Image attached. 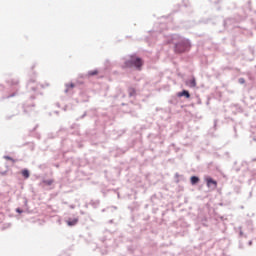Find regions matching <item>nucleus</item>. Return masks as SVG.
Returning a JSON list of instances; mask_svg holds the SVG:
<instances>
[{
  "mask_svg": "<svg viewBox=\"0 0 256 256\" xmlns=\"http://www.w3.org/2000/svg\"><path fill=\"white\" fill-rule=\"evenodd\" d=\"M12 118H13V116H6L7 121H9Z\"/></svg>",
  "mask_w": 256,
  "mask_h": 256,
  "instance_id": "obj_34",
  "label": "nucleus"
},
{
  "mask_svg": "<svg viewBox=\"0 0 256 256\" xmlns=\"http://www.w3.org/2000/svg\"><path fill=\"white\" fill-rule=\"evenodd\" d=\"M48 139H55V135L53 133L48 134Z\"/></svg>",
  "mask_w": 256,
  "mask_h": 256,
  "instance_id": "obj_31",
  "label": "nucleus"
},
{
  "mask_svg": "<svg viewBox=\"0 0 256 256\" xmlns=\"http://www.w3.org/2000/svg\"><path fill=\"white\" fill-rule=\"evenodd\" d=\"M11 97H15V93H12V94H10V95H8V96H2V97H0V101L3 100V99H11Z\"/></svg>",
  "mask_w": 256,
  "mask_h": 256,
  "instance_id": "obj_24",
  "label": "nucleus"
},
{
  "mask_svg": "<svg viewBox=\"0 0 256 256\" xmlns=\"http://www.w3.org/2000/svg\"><path fill=\"white\" fill-rule=\"evenodd\" d=\"M127 249L130 253H134L135 250L137 249V244L134 243L133 245L128 246Z\"/></svg>",
  "mask_w": 256,
  "mask_h": 256,
  "instance_id": "obj_20",
  "label": "nucleus"
},
{
  "mask_svg": "<svg viewBox=\"0 0 256 256\" xmlns=\"http://www.w3.org/2000/svg\"><path fill=\"white\" fill-rule=\"evenodd\" d=\"M236 171H239V168H237Z\"/></svg>",
  "mask_w": 256,
  "mask_h": 256,
  "instance_id": "obj_54",
  "label": "nucleus"
},
{
  "mask_svg": "<svg viewBox=\"0 0 256 256\" xmlns=\"http://www.w3.org/2000/svg\"><path fill=\"white\" fill-rule=\"evenodd\" d=\"M105 209L102 210V212L104 213Z\"/></svg>",
  "mask_w": 256,
  "mask_h": 256,
  "instance_id": "obj_55",
  "label": "nucleus"
},
{
  "mask_svg": "<svg viewBox=\"0 0 256 256\" xmlns=\"http://www.w3.org/2000/svg\"><path fill=\"white\" fill-rule=\"evenodd\" d=\"M100 241H102L107 248L117 246V239H113V233L110 231H105L104 236L100 238Z\"/></svg>",
  "mask_w": 256,
  "mask_h": 256,
  "instance_id": "obj_4",
  "label": "nucleus"
},
{
  "mask_svg": "<svg viewBox=\"0 0 256 256\" xmlns=\"http://www.w3.org/2000/svg\"><path fill=\"white\" fill-rule=\"evenodd\" d=\"M71 129H75V124L71 126Z\"/></svg>",
  "mask_w": 256,
  "mask_h": 256,
  "instance_id": "obj_43",
  "label": "nucleus"
},
{
  "mask_svg": "<svg viewBox=\"0 0 256 256\" xmlns=\"http://www.w3.org/2000/svg\"><path fill=\"white\" fill-rule=\"evenodd\" d=\"M238 83H239L240 85H245V78H239V79H238Z\"/></svg>",
  "mask_w": 256,
  "mask_h": 256,
  "instance_id": "obj_27",
  "label": "nucleus"
},
{
  "mask_svg": "<svg viewBox=\"0 0 256 256\" xmlns=\"http://www.w3.org/2000/svg\"><path fill=\"white\" fill-rule=\"evenodd\" d=\"M95 75H99V70H97V69L90 70V71H88L87 74H81L80 77H81V79H85V78L89 79V77H95Z\"/></svg>",
  "mask_w": 256,
  "mask_h": 256,
  "instance_id": "obj_10",
  "label": "nucleus"
},
{
  "mask_svg": "<svg viewBox=\"0 0 256 256\" xmlns=\"http://www.w3.org/2000/svg\"><path fill=\"white\" fill-rule=\"evenodd\" d=\"M56 114H59V111H55Z\"/></svg>",
  "mask_w": 256,
  "mask_h": 256,
  "instance_id": "obj_51",
  "label": "nucleus"
},
{
  "mask_svg": "<svg viewBox=\"0 0 256 256\" xmlns=\"http://www.w3.org/2000/svg\"><path fill=\"white\" fill-rule=\"evenodd\" d=\"M61 145L62 147H67V149H73L74 147L73 142L69 138L62 140Z\"/></svg>",
  "mask_w": 256,
  "mask_h": 256,
  "instance_id": "obj_11",
  "label": "nucleus"
},
{
  "mask_svg": "<svg viewBox=\"0 0 256 256\" xmlns=\"http://www.w3.org/2000/svg\"><path fill=\"white\" fill-rule=\"evenodd\" d=\"M254 141H256V139L254 138Z\"/></svg>",
  "mask_w": 256,
  "mask_h": 256,
  "instance_id": "obj_57",
  "label": "nucleus"
},
{
  "mask_svg": "<svg viewBox=\"0 0 256 256\" xmlns=\"http://www.w3.org/2000/svg\"><path fill=\"white\" fill-rule=\"evenodd\" d=\"M90 205L93 207V209H97L99 207V205H101V201L100 200H91Z\"/></svg>",
  "mask_w": 256,
  "mask_h": 256,
  "instance_id": "obj_17",
  "label": "nucleus"
},
{
  "mask_svg": "<svg viewBox=\"0 0 256 256\" xmlns=\"http://www.w3.org/2000/svg\"><path fill=\"white\" fill-rule=\"evenodd\" d=\"M1 175H7V171L0 172Z\"/></svg>",
  "mask_w": 256,
  "mask_h": 256,
  "instance_id": "obj_39",
  "label": "nucleus"
},
{
  "mask_svg": "<svg viewBox=\"0 0 256 256\" xmlns=\"http://www.w3.org/2000/svg\"><path fill=\"white\" fill-rule=\"evenodd\" d=\"M201 103H202V102H201V98H197V104H198V105H201Z\"/></svg>",
  "mask_w": 256,
  "mask_h": 256,
  "instance_id": "obj_32",
  "label": "nucleus"
},
{
  "mask_svg": "<svg viewBox=\"0 0 256 256\" xmlns=\"http://www.w3.org/2000/svg\"><path fill=\"white\" fill-rule=\"evenodd\" d=\"M30 99H35V95H31V96H30Z\"/></svg>",
  "mask_w": 256,
  "mask_h": 256,
  "instance_id": "obj_42",
  "label": "nucleus"
},
{
  "mask_svg": "<svg viewBox=\"0 0 256 256\" xmlns=\"http://www.w3.org/2000/svg\"><path fill=\"white\" fill-rule=\"evenodd\" d=\"M16 213H18L19 215H21L23 213V209L21 208H16Z\"/></svg>",
  "mask_w": 256,
  "mask_h": 256,
  "instance_id": "obj_30",
  "label": "nucleus"
},
{
  "mask_svg": "<svg viewBox=\"0 0 256 256\" xmlns=\"http://www.w3.org/2000/svg\"><path fill=\"white\" fill-rule=\"evenodd\" d=\"M10 85H12V87H15L17 85H19V80L17 79H12L9 81Z\"/></svg>",
  "mask_w": 256,
  "mask_h": 256,
  "instance_id": "obj_23",
  "label": "nucleus"
},
{
  "mask_svg": "<svg viewBox=\"0 0 256 256\" xmlns=\"http://www.w3.org/2000/svg\"><path fill=\"white\" fill-rule=\"evenodd\" d=\"M203 221H207V218L202 219V222H203Z\"/></svg>",
  "mask_w": 256,
  "mask_h": 256,
  "instance_id": "obj_44",
  "label": "nucleus"
},
{
  "mask_svg": "<svg viewBox=\"0 0 256 256\" xmlns=\"http://www.w3.org/2000/svg\"><path fill=\"white\" fill-rule=\"evenodd\" d=\"M40 87H43V85H40Z\"/></svg>",
  "mask_w": 256,
  "mask_h": 256,
  "instance_id": "obj_56",
  "label": "nucleus"
},
{
  "mask_svg": "<svg viewBox=\"0 0 256 256\" xmlns=\"http://www.w3.org/2000/svg\"><path fill=\"white\" fill-rule=\"evenodd\" d=\"M86 117H89L87 111H85L81 116L76 118V121H81V119H85Z\"/></svg>",
  "mask_w": 256,
  "mask_h": 256,
  "instance_id": "obj_22",
  "label": "nucleus"
},
{
  "mask_svg": "<svg viewBox=\"0 0 256 256\" xmlns=\"http://www.w3.org/2000/svg\"><path fill=\"white\" fill-rule=\"evenodd\" d=\"M199 181H201V178H199V176L193 175L190 177V183L193 186L198 185Z\"/></svg>",
  "mask_w": 256,
  "mask_h": 256,
  "instance_id": "obj_14",
  "label": "nucleus"
},
{
  "mask_svg": "<svg viewBox=\"0 0 256 256\" xmlns=\"http://www.w3.org/2000/svg\"><path fill=\"white\" fill-rule=\"evenodd\" d=\"M21 175H22V177H24V179H29V177H31V173L29 172V169H27V168H24L21 171Z\"/></svg>",
  "mask_w": 256,
  "mask_h": 256,
  "instance_id": "obj_16",
  "label": "nucleus"
},
{
  "mask_svg": "<svg viewBox=\"0 0 256 256\" xmlns=\"http://www.w3.org/2000/svg\"><path fill=\"white\" fill-rule=\"evenodd\" d=\"M70 209H75V204H71Z\"/></svg>",
  "mask_w": 256,
  "mask_h": 256,
  "instance_id": "obj_35",
  "label": "nucleus"
},
{
  "mask_svg": "<svg viewBox=\"0 0 256 256\" xmlns=\"http://www.w3.org/2000/svg\"><path fill=\"white\" fill-rule=\"evenodd\" d=\"M86 112L88 113V117L91 119L96 118V127H101V129L107 134V126L113 125V119H115L113 112L97 108H90Z\"/></svg>",
  "mask_w": 256,
  "mask_h": 256,
  "instance_id": "obj_1",
  "label": "nucleus"
},
{
  "mask_svg": "<svg viewBox=\"0 0 256 256\" xmlns=\"http://www.w3.org/2000/svg\"><path fill=\"white\" fill-rule=\"evenodd\" d=\"M55 167H59V164H56Z\"/></svg>",
  "mask_w": 256,
  "mask_h": 256,
  "instance_id": "obj_52",
  "label": "nucleus"
},
{
  "mask_svg": "<svg viewBox=\"0 0 256 256\" xmlns=\"http://www.w3.org/2000/svg\"><path fill=\"white\" fill-rule=\"evenodd\" d=\"M37 77V74L33 72V76L30 77L26 87L28 91H33L36 95H39V84H37V80L35 79Z\"/></svg>",
  "mask_w": 256,
  "mask_h": 256,
  "instance_id": "obj_5",
  "label": "nucleus"
},
{
  "mask_svg": "<svg viewBox=\"0 0 256 256\" xmlns=\"http://www.w3.org/2000/svg\"><path fill=\"white\" fill-rule=\"evenodd\" d=\"M217 131V120H214V125L208 130V135L210 137H215V132Z\"/></svg>",
  "mask_w": 256,
  "mask_h": 256,
  "instance_id": "obj_13",
  "label": "nucleus"
},
{
  "mask_svg": "<svg viewBox=\"0 0 256 256\" xmlns=\"http://www.w3.org/2000/svg\"><path fill=\"white\" fill-rule=\"evenodd\" d=\"M224 27L225 29H235L239 27V21L235 18H227L224 20Z\"/></svg>",
  "mask_w": 256,
  "mask_h": 256,
  "instance_id": "obj_6",
  "label": "nucleus"
},
{
  "mask_svg": "<svg viewBox=\"0 0 256 256\" xmlns=\"http://www.w3.org/2000/svg\"><path fill=\"white\" fill-rule=\"evenodd\" d=\"M168 43L174 45V53L181 55V53H188L191 51V40L180 37L177 34H173L168 40Z\"/></svg>",
  "mask_w": 256,
  "mask_h": 256,
  "instance_id": "obj_2",
  "label": "nucleus"
},
{
  "mask_svg": "<svg viewBox=\"0 0 256 256\" xmlns=\"http://www.w3.org/2000/svg\"><path fill=\"white\" fill-rule=\"evenodd\" d=\"M239 237H247V236L243 233V230H241V227H239Z\"/></svg>",
  "mask_w": 256,
  "mask_h": 256,
  "instance_id": "obj_28",
  "label": "nucleus"
},
{
  "mask_svg": "<svg viewBox=\"0 0 256 256\" xmlns=\"http://www.w3.org/2000/svg\"><path fill=\"white\" fill-rule=\"evenodd\" d=\"M109 223H113V220H110Z\"/></svg>",
  "mask_w": 256,
  "mask_h": 256,
  "instance_id": "obj_53",
  "label": "nucleus"
},
{
  "mask_svg": "<svg viewBox=\"0 0 256 256\" xmlns=\"http://www.w3.org/2000/svg\"><path fill=\"white\" fill-rule=\"evenodd\" d=\"M25 205H27V200L24 201Z\"/></svg>",
  "mask_w": 256,
  "mask_h": 256,
  "instance_id": "obj_50",
  "label": "nucleus"
},
{
  "mask_svg": "<svg viewBox=\"0 0 256 256\" xmlns=\"http://www.w3.org/2000/svg\"><path fill=\"white\" fill-rule=\"evenodd\" d=\"M156 197H157L156 195H153V196L151 197V200L153 201Z\"/></svg>",
  "mask_w": 256,
  "mask_h": 256,
  "instance_id": "obj_40",
  "label": "nucleus"
},
{
  "mask_svg": "<svg viewBox=\"0 0 256 256\" xmlns=\"http://www.w3.org/2000/svg\"><path fill=\"white\" fill-rule=\"evenodd\" d=\"M59 256H69V254H67V253H62L61 255H59Z\"/></svg>",
  "mask_w": 256,
  "mask_h": 256,
  "instance_id": "obj_37",
  "label": "nucleus"
},
{
  "mask_svg": "<svg viewBox=\"0 0 256 256\" xmlns=\"http://www.w3.org/2000/svg\"><path fill=\"white\" fill-rule=\"evenodd\" d=\"M88 101H89V98L82 100L83 103H87Z\"/></svg>",
  "mask_w": 256,
  "mask_h": 256,
  "instance_id": "obj_33",
  "label": "nucleus"
},
{
  "mask_svg": "<svg viewBox=\"0 0 256 256\" xmlns=\"http://www.w3.org/2000/svg\"><path fill=\"white\" fill-rule=\"evenodd\" d=\"M121 60L124 61L121 65V69H123V71H125V69H136V71H141L145 64L143 58L137 56L136 53L124 56Z\"/></svg>",
  "mask_w": 256,
  "mask_h": 256,
  "instance_id": "obj_3",
  "label": "nucleus"
},
{
  "mask_svg": "<svg viewBox=\"0 0 256 256\" xmlns=\"http://www.w3.org/2000/svg\"><path fill=\"white\" fill-rule=\"evenodd\" d=\"M186 85H188V87H197V80H195V77H193L192 79L188 80L186 82Z\"/></svg>",
  "mask_w": 256,
  "mask_h": 256,
  "instance_id": "obj_15",
  "label": "nucleus"
},
{
  "mask_svg": "<svg viewBox=\"0 0 256 256\" xmlns=\"http://www.w3.org/2000/svg\"><path fill=\"white\" fill-rule=\"evenodd\" d=\"M108 135L110 139H113V140L119 139V137L123 135V131H117L115 129L109 130Z\"/></svg>",
  "mask_w": 256,
  "mask_h": 256,
  "instance_id": "obj_8",
  "label": "nucleus"
},
{
  "mask_svg": "<svg viewBox=\"0 0 256 256\" xmlns=\"http://www.w3.org/2000/svg\"><path fill=\"white\" fill-rule=\"evenodd\" d=\"M176 96L181 99L182 97H184V99H191V93L189 92V90L187 89H183L180 92L176 93Z\"/></svg>",
  "mask_w": 256,
  "mask_h": 256,
  "instance_id": "obj_9",
  "label": "nucleus"
},
{
  "mask_svg": "<svg viewBox=\"0 0 256 256\" xmlns=\"http://www.w3.org/2000/svg\"><path fill=\"white\" fill-rule=\"evenodd\" d=\"M159 137H160L159 135H156V139H159Z\"/></svg>",
  "mask_w": 256,
  "mask_h": 256,
  "instance_id": "obj_46",
  "label": "nucleus"
},
{
  "mask_svg": "<svg viewBox=\"0 0 256 256\" xmlns=\"http://www.w3.org/2000/svg\"><path fill=\"white\" fill-rule=\"evenodd\" d=\"M184 7H191V4L189 3V0H183L182 1Z\"/></svg>",
  "mask_w": 256,
  "mask_h": 256,
  "instance_id": "obj_25",
  "label": "nucleus"
},
{
  "mask_svg": "<svg viewBox=\"0 0 256 256\" xmlns=\"http://www.w3.org/2000/svg\"><path fill=\"white\" fill-rule=\"evenodd\" d=\"M68 227H75L77 223H79V218H68V221H66Z\"/></svg>",
  "mask_w": 256,
  "mask_h": 256,
  "instance_id": "obj_12",
  "label": "nucleus"
},
{
  "mask_svg": "<svg viewBox=\"0 0 256 256\" xmlns=\"http://www.w3.org/2000/svg\"><path fill=\"white\" fill-rule=\"evenodd\" d=\"M128 95L129 97H135L137 95V90H135V88H129L128 89Z\"/></svg>",
  "mask_w": 256,
  "mask_h": 256,
  "instance_id": "obj_19",
  "label": "nucleus"
},
{
  "mask_svg": "<svg viewBox=\"0 0 256 256\" xmlns=\"http://www.w3.org/2000/svg\"><path fill=\"white\" fill-rule=\"evenodd\" d=\"M66 89L64 90V93H69V89L75 88V83L71 82L70 84H65Z\"/></svg>",
  "mask_w": 256,
  "mask_h": 256,
  "instance_id": "obj_18",
  "label": "nucleus"
},
{
  "mask_svg": "<svg viewBox=\"0 0 256 256\" xmlns=\"http://www.w3.org/2000/svg\"><path fill=\"white\" fill-rule=\"evenodd\" d=\"M38 139H41V135L40 134L38 135Z\"/></svg>",
  "mask_w": 256,
  "mask_h": 256,
  "instance_id": "obj_47",
  "label": "nucleus"
},
{
  "mask_svg": "<svg viewBox=\"0 0 256 256\" xmlns=\"http://www.w3.org/2000/svg\"><path fill=\"white\" fill-rule=\"evenodd\" d=\"M4 159H6L7 161H12V163H15V159H13V157L11 156H4Z\"/></svg>",
  "mask_w": 256,
  "mask_h": 256,
  "instance_id": "obj_26",
  "label": "nucleus"
},
{
  "mask_svg": "<svg viewBox=\"0 0 256 256\" xmlns=\"http://www.w3.org/2000/svg\"><path fill=\"white\" fill-rule=\"evenodd\" d=\"M57 107H61V105L59 103H57Z\"/></svg>",
  "mask_w": 256,
  "mask_h": 256,
  "instance_id": "obj_45",
  "label": "nucleus"
},
{
  "mask_svg": "<svg viewBox=\"0 0 256 256\" xmlns=\"http://www.w3.org/2000/svg\"><path fill=\"white\" fill-rule=\"evenodd\" d=\"M234 132L237 133V126H233Z\"/></svg>",
  "mask_w": 256,
  "mask_h": 256,
  "instance_id": "obj_38",
  "label": "nucleus"
},
{
  "mask_svg": "<svg viewBox=\"0 0 256 256\" xmlns=\"http://www.w3.org/2000/svg\"><path fill=\"white\" fill-rule=\"evenodd\" d=\"M152 35L153 36H156V35H158V33H159V35H161V30H156V31H152Z\"/></svg>",
  "mask_w": 256,
  "mask_h": 256,
  "instance_id": "obj_29",
  "label": "nucleus"
},
{
  "mask_svg": "<svg viewBox=\"0 0 256 256\" xmlns=\"http://www.w3.org/2000/svg\"><path fill=\"white\" fill-rule=\"evenodd\" d=\"M42 183L50 187V185H53V179L42 180Z\"/></svg>",
  "mask_w": 256,
  "mask_h": 256,
  "instance_id": "obj_21",
  "label": "nucleus"
},
{
  "mask_svg": "<svg viewBox=\"0 0 256 256\" xmlns=\"http://www.w3.org/2000/svg\"><path fill=\"white\" fill-rule=\"evenodd\" d=\"M239 248H240V249H243V244L240 243V244H239Z\"/></svg>",
  "mask_w": 256,
  "mask_h": 256,
  "instance_id": "obj_41",
  "label": "nucleus"
},
{
  "mask_svg": "<svg viewBox=\"0 0 256 256\" xmlns=\"http://www.w3.org/2000/svg\"><path fill=\"white\" fill-rule=\"evenodd\" d=\"M204 181L209 189H217V180L211 176H205Z\"/></svg>",
  "mask_w": 256,
  "mask_h": 256,
  "instance_id": "obj_7",
  "label": "nucleus"
},
{
  "mask_svg": "<svg viewBox=\"0 0 256 256\" xmlns=\"http://www.w3.org/2000/svg\"><path fill=\"white\" fill-rule=\"evenodd\" d=\"M248 245H249V246L253 245V240H250V241L248 242Z\"/></svg>",
  "mask_w": 256,
  "mask_h": 256,
  "instance_id": "obj_36",
  "label": "nucleus"
},
{
  "mask_svg": "<svg viewBox=\"0 0 256 256\" xmlns=\"http://www.w3.org/2000/svg\"><path fill=\"white\" fill-rule=\"evenodd\" d=\"M64 111H67V107H64Z\"/></svg>",
  "mask_w": 256,
  "mask_h": 256,
  "instance_id": "obj_48",
  "label": "nucleus"
},
{
  "mask_svg": "<svg viewBox=\"0 0 256 256\" xmlns=\"http://www.w3.org/2000/svg\"><path fill=\"white\" fill-rule=\"evenodd\" d=\"M37 129V125H36V127L33 129V131H35Z\"/></svg>",
  "mask_w": 256,
  "mask_h": 256,
  "instance_id": "obj_49",
  "label": "nucleus"
}]
</instances>
